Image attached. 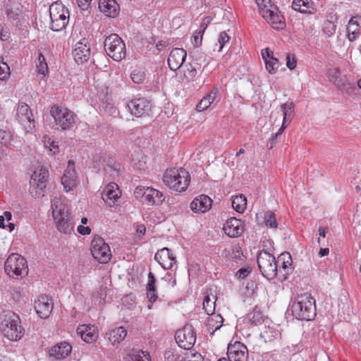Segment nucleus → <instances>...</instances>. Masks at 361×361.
<instances>
[{
	"instance_id": "a18cd8bd",
	"label": "nucleus",
	"mask_w": 361,
	"mask_h": 361,
	"mask_svg": "<svg viewBox=\"0 0 361 361\" xmlns=\"http://www.w3.org/2000/svg\"><path fill=\"white\" fill-rule=\"evenodd\" d=\"M336 25L330 20H325L322 25V31L327 37L332 36L336 31Z\"/></svg>"
},
{
	"instance_id": "473e14b6",
	"label": "nucleus",
	"mask_w": 361,
	"mask_h": 361,
	"mask_svg": "<svg viewBox=\"0 0 361 361\" xmlns=\"http://www.w3.org/2000/svg\"><path fill=\"white\" fill-rule=\"evenodd\" d=\"M126 329L123 326H119L109 330L106 334V337L112 344H115L116 343L122 341L126 338Z\"/></svg>"
},
{
	"instance_id": "bb28decb",
	"label": "nucleus",
	"mask_w": 361,
	"mask_h": 361,
	"mask_svg": "<svg viewBox=\"0 0 361 361\" xmlns=\"http://www.w3.org/2000/svg\"><path fill=\"white\" fill-rule=\"evenodd\" d=\"M212 204V199L205 195L195 197L190 203V209L195 212L204 213L208 211Z\"/></svg>"
},
{
	"instance_id": "7ed1b4c3",
	"label": "nucleus",
	"mask_w": 361,
	"mask_h": 361,
	"mask_svg": "<svg viewBox=\"0 0 361 361\" xmlns=\"http://www.w3.org/2000/svg\"><path fill=\"white\" fill-rule=\"evenodd\" d=\"M51 209L57 229L64 234H71L73 231L74 223L67 207L61 201L55 200Z\"/></svg>"
},
{
	"instance_id": "37998d69",
	"label": "nucleus",
	"mask_w": 361,
	"mask_h": 361,
	"mask_svg": "<svg viewBox=\"0 0 361 361\" xmlns=\"http://www.w3.org/2000/svg\"><path fill=\"white\" fill-rule=\"evenodd\" d=\"M255 2L262 16L263 13H266V11L271 10V8L276 9V6L271 4V0H255Z\"/></svg>"
},
{
	"instance_id": "a878e982",
	"label": "nucleus",
	"mask_w": 361,
	"mask_h": 361,
	"mask_svg": "<svg viewBox=\"0 0 361 361\" xmlns=\"http://www.w3.org/2000/svg\"><path fill=\"white\" fill-rule=\"evenodd\" d=\"M99 8L102 13L109 18H116L120 11L119 5L116 0H99Z\"/></svg>"
},
{
	"instance_id": "de8ad7c7",
	"label": "nucleus",
	"mask_w": 361,
	"mask_h": 361,
	"mask_svg": "<svg viewBox=\"0 0 361 361\" xmlns=\"http://www.w3.org/2000/svg\"><path fill=\"white\" fill-rule=\"evenodd\" d=\"M264 62L266 64V68L268 71V72L271 74L275 73L277 68H279L278 59L271 56L269 60Z\"/></svg>"
},
{
	"instance_id": "ea45409f",
	"label": "nucleus",
	"mask_w": 361,
	"mask_h": 361,
	"mask_svg": "<svg viewBox=\"0 0 361 361\" xmlns=\"http://www.w3.org/2000/svg\"><path fill=\"white\" fill-rule=\"evenodd\" d=\"M212 299L209 298V295H206L203 300V309L208 315L214 314L215 310V304L217 299L216 295H212Z\"/></svg>"
},
{
	"instance_id": "1a4fd4ad",
	"label": "nucleus",
	"mask_w": 361,
	"mask_h": 361,
	"mask_svg": "<svg viewBox=\"0 0 361 361\" xmlns=\"http://www.w3.org/2000/svg\"><path fill=\"white\" fill-rule=\"evenodd\" d=\"M257 264L262 274L267 279L279 276L278 264L275 257L267 251H261L257 257Z\"/></svg>"
},
{
	"instance_id": "f8f14e48",
	"label": "nucleus",
	"mask_w": 361,
	"mask_h": 361,
	"mask_svg": "<svg viewBox=\"0 0 361 361\" xmlns=\"http://www.w3.org/2000/svg\"><path fill=\"white\" fill-rule=\"evenodd\" d=\"M91 253L99 263L106 264L111 257L110 247L101 237H94L91 243Z\"/></svg>"
},
{
	"instance_id": "423d86ee",
	"label": "nucleus",
	"mask_w": 361,
	"mask_h": 361,
	"mask_svg": "<svg viewBox=\"0 0 361 361\" xmlns=\"http://www.w3.org/2000/svg\"><path fill=\"white\" fill-rule=\"evenodd\" d=\"M50 28L55 32L63 30L68 23L69 11L63 4L58 1L49 7Z\"/></svg>"
},
{
	"instance_id": "cd10ccee",
	"label": "nucleus",
	"mask_w": 361,
	"mask_h": 361,
	"mask_svg": "<svg viewBox=\"0 0 361 361\" xmlns=\"http://www.w3.org/2000/svg\"><path fill=\"white\" fill-rule=\"evenodd\" d=\"M77 334L86 343H91L97 338L96 327L92 325L82 324L77 328Z\"/></svg>"
},
{
	"instance_id": "bf43d9fd",
	"label": "nucleus",
	"mask_w": 361,
	"mask_h": 361,
	"mask_svg": "<svg viewBox=\"0 0 361 361\" xmlns=\"http://www.w3.org/2000/svg\"><path fill=\"white\" fill-rule=\"evenodd\" d=\"M203 34H198V30L195 31L192 37V43L196 47H200L202 44Z\"/></svg>"
},
{
	"instance_id": "4c0bfd02",
	"label": "nucleus",
	"mask_w": 361,
	"mask_h": 361,
	"mask_svg": "<svg viewBox=\"0 0 361 361\" xmlns=\"http://www.w3.org/2000/svg\"><path fill=\"white\" fill-rule=\"evenodd\" d=\"M247 205V200L245 195H239L233 197L232 207L238 213H243Z\"/></svg>"
},
{
	"instance_id": "680f3d73",
	"label": "nucleus",
	"mask_w": 361,
	"mask_h": 361,
	"mask_svg": "<svg viewBox=\"0 0 361 361\" xmlns=\"http://www.w3.org/2000/svg\"><path fill=\"white\" fill-rule=\"evenodd\" d=\"M328 76L330 81L333 82L334 80L338 78L341 75L339 69L332 68L328 70Z\"/></svg>"
},
{
	"instance_id": "8fccbe9b",
	"label": "nucleus",
	"mask_w": 361,
	"mask_h": 361,
	"mask_svg": "<svg viewBox=\"0 0 361 361\" xmlns=\"http://www.w3.org/2000/svg\"><path fill=\"white\" fill-rule=\"evenodd\" d=\"M332 82H334L338 89L343 91H348V89L350 87V84L348 82L345 76H340Z\"/></svg>"
},
{
	"instance_id": "864d4df0",
	"label": "nucleus",
	"mask_w": 361,
	"mask_h": 361,
	"mask_svg": "<svg viewBox=\"0 0 361 361\" xmlns=\"http://www.w3.org/2000/svg\"><path fill=\"white\" fill-rule=\"evenodd\" d=\"M155 284H156L155 276L152 272H149L148 274V281L146 285L147 290L148 292H150V291L155 292L157 290Z\"/></svg>"
},
{
	"instance_id": "a211bd4d",
	"label": "nucleus",
	"mask_w": 361,
	"mask_h": 361,
	"mask_svg": "<svg viewBox=\"0 0 361 361\" xmlns=\"http://www.w3.org/2000/svg\"><path fill=\"white\" fill-rule=\"evenodd\" d=\"M35 309L41 318H47L53 310L51 298L48 295H40L35 302Z\"/></svg>"
},
{
	"instance_id": "b1692460",
	"label": "nucleus",
	"mask_w": 361,
	"mask_h": 361,
	"mask_svg": "<svg viewBox=\"0 0 361 361\" xmlns=\"http://www.w3.org/2000/svg\"><path fill=\"white\" fill-rule=\"evenodd\" d=\"M223 229L225 233L231 238L240 235L244 230L242 221L235 217L228 219L224 224Z\"/></svg>"
},
{
	"instance_id": "774afa93",
	"label": "nucleus",
	"mask_w": 361,
	"mask_h": 361,
	"mask_svg": "<svg viewBox=\"0 0 361 361\" xmlns=\"http://www.w3.org/2000/svg\"><path fill=\"white\" fill-rule=\"evenodd\" d=\"M246 288L248 292L251 290L250 293H255L257 290V285L255 281H250L247 283Z\"/></svg>"
},
{
	"instance_id": "052dcab7",
	"label": "nucleus",
	"mask_w": 361,
	"mask_h": 361,
	"mask_svg": "<svg viewBox=\"0 0 361 361\" xmlns=\"http://www.w3.org/2000/svg\"><path fill=\"white\" fill-rule=\"evenodd\" d=\"M211 106L209 102L205 98H202L197 104L196 109L197 111H202L207 109Z\"/></svg>"
},
{
	"instance_id": "a19ab883",
	"label": "nucleus",
	"mask_w": 361,
	"mask_h": 361,
	"mask_svg": "<svg viewBox=\"0 0 361 361\" xmlns=\"http://www.w3.org/2000/svg\"><path fill=\"white\" fill-rule=\"evenodd\" d=\"M37 71L38 73L44 75L48 73V66L45 57L42 53H39L38 56Z\"/></svg>"
},
{
	"instance_id": "79ce46f5",
	"label": "nucleus",
	"mask_w": 361,
	"mask_h": 361,
	"mask_svg": "<svg viewBox=\"0 0 361 361\" xmlns=\"http://www.w3.org/2000/svg\"><path fill=\"white\" fill-rule=\"evenodd\" d=\"M264 221L267 226H269L271 228H277L278 223L276 219L275 214L271 211H268L264 214Z\"/></svg>"
},
{
	"instance_id": "58836bf2",
	"label": "nucleus",
	"mask_w": 361,
	"mask_h": 361,
	"mask_svg": "<svg viewBox=\"0 0 361 361\" xmlns=\"http://www.w3.org/2000/svg\"><path fill=\"white\" fill-rule=\"evenodd\" d=\"M12 135L8 130H0V159L5 152V148L10 144Z\"/></svg>"
},
{
	"instance_id": "c03bdc74",
	"label": "nucleus",
	"mask_w": 361,
	"mask_h": 361,
	"mask_svg": "<svg viewBox=\"0 0 361 361\" xmlns=\"http://www.w3.org/2000/svg\"><path fill=\"white\" fill-rule=\"evenodd\" d=\"M145 73L140 69H135L130 75L131 79L135 84H142L145 80Z\"/></svg>"
},
{
	"instance_id": "49530a36",
	"label": "nucleus",
	"mask_w": 361,
	"mask_h": 361,
	"mask_svg": "<svg viewBox=\"0 0 361 361\" xmlns=\"http://www.w3.org/2000/svg\"><path fill=\"white\" fill-rule=\"evenodd\" d=\"M230 39V37L226 31H222L219 33L218 43L216 44V45H219V49H217L219 52L221 51L223 48L229 43Z\"/></svg>"
},
{
	"instance_id": "c756f323",
	"label": "nucleus",
	"mask_w": 361,
	"mask_h": 361,
	"mask_svg": "<svg viewBox=\"0 0 361 361\" xmlns=\"http://www.w3.org/2000/svg\"><path fill=\"white\" fill-rule=\"evenodd\" d=\"M269 24L272 25L274 29H283L285 24L283 21V17L278 13V9L276 8L271 10L266 11L262 16Z\"/></svg>"
},
{
	"instance_id": "c85d7f7f",
	"label": "nucleus",
	"mask_w": 361,
	"mask_h": 361,
	"mask_svg": "<svg viewBox=\"0 0 361 361\" xmlns=\"http://www.w3.org/2000/svg\"><path fill=\"white\" fill-rule=\"evenodd\" d=\"M121 192L119 191L118 186L116 183H111L108 184L102 192V199L104 201L109 204H114L120 197Z\"/></svg>"
},
{
	"instance_id": "2f4dec72",
	"label": "nucleus",
	"mask_w": 361,
	"mask_h": 361,
	"mask_svg": "<svg viewBox=\"0 0 361 361\" xmlns=\"http://www.w3.org/2000/svg\"><path fill=\"white\" fill-rule=\"evenodd\" d=\"M361 16H355L350 18L347 27L348 38L350 42L355 41L360 32Z\"/></svg>"
},
{
	"instance_id": "7c9ffc66",
	"label": "nucleus",
	"mask_w": 361,
	"mask_h": 361,
	"mask_svg": "<svg viewBox=\"0 0 361 361\" xmlns=\"http://www.w3.org/2000/svg\"><path fill=\"white\" fill-rule=\"evenodd\" d=\"M72 347L67 342H61L49 350V355L56 360L65 359L71 352Z\"/></svg>"
},
{
	"instance_id": "4468645a",
	"label": "nucleus",
	"mask_w": 361,
	"mask_h": 361,
	"mask_svg": "<svg viewBox=\"0 0 361 361\" xmlns=\"http://www.w3.org/2000/svg\"><path fill=\"white\" fill-rule=\"evenodd\" d=\"M175 338L178 345L185 350H190L196 341V335L190 325H186L176 331Z\"/></svg>"
},
{
	"instance_id": "f257e3e1",
	"label": "nucleus",
	"mask_w": 361,
	"mask_h": 361,
	"mask_svg": "<svg viewBox=\"0 0 361 361\" xmlns=\"http://www.w3.org/2000/svg\"><path fill=\"white\" fill-rule=\"evenodd\" d=\"M293 316L300 320H311L316 316L315 299L311 295H298L291 305Z\"/></svg>"
},
{
	"instance_id": "dca6fc26",
	"label": "nucleus",
	"mask_w": 361,
	"mask_h": 361,
	"mask_svg": "<svg viewBox=\"0 0 361 361\" xmlns=\"http://www.w3.org/2000/svg\"><path fill=\"white\" fill-rule=\"evenodd\" d=\"M127 106L131 114L136 117H142L148 115L152 109V104L145 97L135 98L130 100Z\"/></svg>"
},
{
	"instance_id": "0eeeda50",
	"label": "nucleus",
	"mask_w": 361,
	"mask_h": 361,
	"mask_svg": "<svg viewBox=\"0 0 361 361\" xmlns=\"http://www.w3.org/2000/svg\"><path fill=\"white\" fill-rule=\"evenodd\" d=\"M50 114L54 118L56 126L62 130H70L75 124L76 115L67 108L54 105L51 107Z\"/></svg>"
},
{
	"instance_id": "20e7f679",
	"label": "nucleus",
	"mask_w": 361,
	"mask_h": 361,
	"mask_svg": "<svg viewBox=\"0 0 361 361\" xmlns=\"http://www.w3.org/2000/svg\"><path fill=\"white\" fill-rule=\"evenodd\" d=\"M0 329L3 335L12 341L20 340L25 334V329L22 326L19 316L13 312L5 315L1 323Z\"/></svg>"
},
{
	"instance_id": "e433bc0d",
	"label": "nucleus",
	"mask_w": 361,
	"mask_h": 361,
	"mask_svg": "<svg viewBox=\"0 0 361 361\" xmlns=\"http://www.w3.org/2000/svg\"><path fill=\"white\" fill-rule=\"evenodd\" d=\"M292 8L302 13H311L312 4L309 0H294L292 3Z\"/></svg>"
},
{
	"instance_id": "c9c22d12",
	"label": "nucleus",
	"mask_w": 361,
	"mask_h": 361,
	"mask_svg": "<svg viewBox=\"0 0 361 361\" xmlns=\"http://www.w3.org/2000/svg\"><path fill=\"white\" fill-rule=\"evenodd\" d=\"M280 335L279 330L274 326H265L260 334V338L265 342H271L276 339Z\"/></svg>"
},
{
	"instance_id": "9d476101",
	"label": "nucleus",
	"mask_w": 361,
	"mask_h": 361,
	"mask_svg": "<svg viewBox=\"0 0 361 361\" xmlns=\"http://www.w3.org/2000/svg\"><path fill=\"white\" fill-rule=\"evenodd\" d=\"M134 195L137 200L147 205H160L164 201V194L151 187L137 186Z\"/></svg>"
},
{
	"instance_id": "2eb2a0df",
	"label": "nucleus",
	"mask_w": 361,
	"mask_h": 361,
	"mask_svg": "<svg viewBox=\"0 0 361 361\" xmlns=\"http://www.w3.org/2000/svg\"><path fill=\"white\" fill-rule=\"evenodd\" d=\"M16 116L18 122L23 127L25 130L30 131L35 127V122L33 118V114L30 106L24 103L20 102L18 104Z\"/></svg>"
},
{
	"instance_id": "4be33fe9",
	"label": "nucleus",
	"mask_w": 361,
	"mask_h": 361,
	"mask_svg": "<svg viewBox=\"0 0 361 361\" xmlns=\"http://www.w3.org/2000/svg\"><path fill=\"white\" fill-rule=\"evenodd\" d=\"M77 176L74 168V162L68 161L67 169L61 178V183L66 192L76 185Z\"/></svg>"
},
{
	"instance_id": "5701e85b",
	"label": "nucleus",
	"mask_w": 361,
	"mask_h": 361,
	"mask_svg": "<svg viewBox=\"0 0 361 361\" xmlns=\"http://www.w3.org/2000/svg\"><path fill=\"white\" fill-rule=\"evenodd\" d=\"M187 56L185 50L181 48H174L168 57V64L171 70H178L183 63Z\"/></svg>"
},
{
	"instance_id": "9b49d317",
	"label": "nucleus",
	"mask_w": 361,
	"mask_h": 361,
	"mask_svg": "<svg viewBox=\"0 0 361 361\" xmlns=\"http://www.w3.org/2000/svg\"><path fill=\"white\" fill-rule=\"evenodd\" d=\"M48 177L49 171L46 169L41 168L34 171L30 181V192L32 197L40 198L44 196Z\"/></svg>"
},
{
	"instance_id": "6e6552de",
	"label": "nucleus",
	"mask_w": 361,
	"mask_h": 361,
	"mask_svg": "<svg viewBox=\"0 0 361 361\" xmlns=\"http://www.w3.org/2000/svg\"><path fill=\"white\" fill-rule=\"evenodd\" d=\"M104 47L107 55L116 61H120L126 57L125 43L117 34L107 36L104 40Z\"/></svg>"
},
{
	"instance_id": "6ab92c4d",
	"label": "nucleus",
	"mask_w": 361,
	"mask_h": 361,
	"mask_svg": "<svg viewBox=\"0 0 361 361\" xmlns=\"http://www.w3.org/2000/svg\"><path fill=\"white\" fill-rule=\"evenodd\" d=\"M277 264L281 262V267L278 269L279 279L281 281H284L288 279V276L293 271L292 258L288 252H283L279 255Z\"/></svg>"
},
{
	"instance_id": "603ef678",
	"label": "nucleus",
	"mask_w": 361,
	"mask_h": 361,
	"mask_svg": "<svg viewBox=\"0 0 361 361\" xmlns=\"http://www.w3.org/2000/svg\"><path fill=\"white\" fill-rule=\"evenodd\" d=\"M164 361H182V360L173 350L168 349L164 353Z\"/></svg>"
},
{
	"instance_id": "39448f33",
	"label": "nucleus",
	"mask_w": 361,
	"mask_h": 361,
	"mask_svg": "<svg viewBox=\"0 0 361 361\" xmlns=\"http://www.w3.org/2000/svg\"><path fill=\"white\" fill-rule=\"evenodd\" d=\"M5 272L12 278H23L28 274L26 259L18 253L11 254L4 264Z\"/></svg>"
},
{
	"instance_id": "09e8293b",
	"label": "nucleus",
	"mask_w": 361,
	"mask_h": 361,
	"mask_svg": "<svg viewBox=\"0 0 361 361\" xmlns=\"http://www.w3.org/2000/svg\"><path fill=\"white\" fill-rule=\"evenodd\" d=\"M224 253H228V255H231V257L232 259H234L235 260H242L243 257V252L240 247L238 246H235L232 247L231 251L225 249L224 250L223 255H224Z\"/></svg>"
},
{
	"instance_id": "ddd939ff",
	"label": "nucleus",
	"mask_w": 361,
	"mask_h": 361,
	"mask_svg": "<svg viewBox=\"0 0 361 361\" xmlns=\"http://www.w3.org/2000/svg\"><path fill=\"white\" fill-rule=\"evenodd\" d=\"M295 105L293 102L284 103L281 105V109L283 112V123L277 133L273 135L267 142V146L269 149H272L276 143V139L279 135L282 134L284 129L289 125L294 116Z\"/></svg>"
},
{
	"instance_id": "5fc2aeb1",
	"label": "nucleus",
	"mask_w": 361,
	"mask_h": 361,
	"mask_svg": "<svg viewBox=\"0 0 361 361\" xmlns=\"http://www.w3.org/2000/svg\"><path fill=\"white\" fill-rule=\"evenodd\" d=\"M286 66L290 70H293L296 67L297 60L294 54L288 53L286 57Z\"/></svg>"
},
{
	"instance_id": "0e129e2a",
	"label": "nucleus",
	"mask_w": 361,
	"mask_h": 361,
	"mask_svg": "<svg viewBox=\"0 0 361 361\" xmlns=\"http://www.w3.org/2000/svg\"><path fill=\"white\" fill-rule=\"evenodd\" d=\"M219 90L217 88H214L206 97H204L212 104L216 100Z\"/></svg>"
},
{
	"instance_id": "69168bd1",
	"label": "nucleus",
	"mask_w": 361,
	"mask_h": 361,
	"mask_svg": "<svg viewBox=\"0 0 361 361\" xmlns=\"http://www.w3.org/2000/svg\"><path fill=\"white\" fill-rule=\"evenodd\" d=\"M78 6L83 11H87L92 0H76Z\"/></svg>"
},
{
	"instance_id": "e2e57ef3",
	"label": "nucleus",
	"mask_w": 361,
	"mask_h": 361,
	"mask_svg": "<svg viewBox=\"0 0 361 361\" xmlns=\"http://www.w3.org/2000/svg\"><path fill=\"white\" fill-rule=\"evenodd\" d=\"M45 147H48L50 152H53V154H56L59 152V146L56 144V142L50 139L47 142H45Z\"/></svg>"
},
{
	"instance_id": "338daca9",
	"label": "nucleus",
	"mask_w": 361,
	"mask_h": 361,
	"mask_svg": "<svg viewBox=\"0 0 361 361\" xmlns=\"http://www.w3.org/2000/svg\"><path fill=\"white\" fill-rule=\"evenodd\" d=\"M187 358L188 361H203V357L201 354L198 353H192L190 352L188 355Z\"/></svg>"
},
{
	"instance_id": "f03ea898",
	"label": "nucleus",
	"mask_w": 361,
	"mask_h": 361,
	"mask_svg": "<svg viewBox=\"0 0 361 361\" xmlns=\"http://www.w3.org/2000/svg\"><path fill=\"white\" fill-rule=\"evenodd\" d=\"M190 180L189 173L182 168L168 169L163 177L165 185L170 189L179 192H183L188 188Z\"/></svg>"
},
{
	"instance_id": "4d7b16f0",
	"label": "nucleus",
	"mask_w": 361,
	"mask_h": 361,
	"mask_svg": "<svg viewBox=\"0 0 361 361\" xmlns=\"http://www.w3.org/2000/svg\"><path fill=\"white\" fill-rule=\"evenodd\" d=\"M19 6L20 5L18 4L14 9L13 8H8L7 9V15L9 18L13 19H17L18 18L21 13Z\"/></svg>"
},
{
	"instance_id": "f3484780",
	"label": "nucleus",
	"mask_w": 361,
	"mask_h": 361,
	"mask_svg": "<svg viewBox=\"0 0 361 361\" xmlns=\"http://www.w3.org/2000/svg\"><path fill=\"white\" fill-rule=\"evenodd\" d=\"M227 355L229 361H248V350L246 345L240 342L229 344Z\"/></svg>"
},
{
	"instance_id": "13d9d810",
	"label": "nucleus",
	"mask_w": 361,
	"mask_h": 361,
	"mask_svg": "<svg viewBox=\"0 0 361 361\" xmlns=\"http://www.w3.org/2000/svg\"><path fill=\"white\" fill-rule=\"evenodd\" d=\"M250 272H251V269L250 267H243V268H240L235 273V276L238 279H244L248 276V274Z\"/></svg>"
},
{
	"instance_id": "f704fd0d",
	"label": "nucleus",
	"mask_w": 361,
	"mask_h": 361,
	"mask_svg": "<svg viewBox=\"0 0 361 361\" xmlns=\"http://www.w3.org/2000/svg\"><path fill=\"white\" fill-rule=\"evenodd\" d=\"M223 321L224 319L220 314H212L206 324L207 329L211 335L221 327Z\"/></svg>"
},
{
	"instance_id": "3c124183",
	"label": "nucleus",
	"mask_w": 361,
	"mask_h": 361,
	"mask_svg": "<svg viewBox=\"0 0 361 361\" xmlns=\"http://www.w3.org/2000/svg\"><path fill=\"white\" fill-rule=\"evenodd\" d=\"M131 360L132 361H151L149 353L142 350L133 353Z\"/></svg>"
},
{
	"instance_id": "72a5a7b5",
	"label": "nucleus",
	"mask_w": 361,
	"mask_h": 361,
	"mask_svg": "<svg viewBox=\"0 0 361 361\" xmlns=\"http://www.w3.org/2000/svg\"><path fill=\"white\" fill-rule=\"evenodd\" d=\"M247 317L251 325L258 326L262 324L268 317L263 314L257 305H255L253 310L247 314Z\"/></svg>"
},
{
	"instance_id": "6e6d98bb",
	"label": "nucleus",
	"mask_w": 361,
	"mask_h": 361,
	"mask_svg": "<svg viewBox=\"0 0 361 361\" xmlns=\"http://www.w3.org/2000/svg\"><path fill=\"white\" fill-rule=\"evenodd\" d=\"M10 68L6 63L0 61V79L4 80L9 74Z\"/></svg>"
},
{
	"instance_id": "412c9836",
	"label": "nucleus",
	"mask_w": 361,
	"mask_h": 361,
	"mask_svg": "<svg viewBox=\"0 0 361 361\" xmlns=\"http://www.w3.org/2000/svg\"><path fill=\"white\" fill-rule=\"evenodd\" d=\"M154 259L164 269H171L173 264L176 262L175 256L168 247L158 250L154 255Z\"/></svg>"
},
{
	"instance_id": "aec40b11",
	"label": "nucleus",
	"mask_w": 361,
	"mask_h": 361,
	"mask_svg": "<svg viewBox=\"0 0 361 361\" xmlns=\"http://www.w3.org/2000/svg\"><path fill=\"white\" fill-rule=\"evenodd\" d=\"M74 60L78 63H83L90 59V47L85 39L78 42L73 50Z\"/></svg>"
},
{
	"instance_id": "393cba45",
	"label": "nucleus",
	"mask_w": 361,
	"mask_h": 361,
	"mask_svg": "<svg viewBox=\"0 0 361 361\" xmlns=\"http://www.w3.org/2000/svg\"><path fill=\"white\" fill-rule=\"evenodd\" d=\"M206 55L202 53L198 54L195 56L192 63L190 64L187 71L185 73V76L191 80H194L197 73L201 71L202 64H207Z\"/></svg>"
}]
</instances>
